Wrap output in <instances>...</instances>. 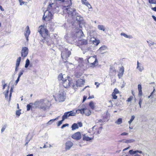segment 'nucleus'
I'll use <instances>...</instances> for the list:
<instances>
[{
	"mask_svg": "<svg viewBox=\"0 0 156 156\" xmlns=\"http://www.w3.org/2000/svg\"><path fill=\"white\" fill-rule=\"evenodd\" d=\"M59 7L57 5L56 2L50 3L48 7L47 10L48 11V14L45 16V13L46 12H44L42 18L43 20H45L47 21H50L53 18V13L58 12L59 11Z\"/></svg>",
	"mask_w": 156,
	"mask_h": 156,
	"instance_id": "1",
	"label": "nucleus"
},
{
	"mask_svg": "<svg viewBox=\"0 0 156 156\" xmlns=\"http://www.w3.org/2000/svg\"><path fill=\"white\" fill-rule=\"evenodd\" d=\"M56 1L61 2L62 3V6L60 8L62 9L63 12L64 14L67 13L69 16H73L76 13L75 9H70V6L72 5L71 0H56Z\"/></svg>",
	"mask_w": 156,
	"mask_h": 156,
	"instance_id": "2",
	"label": "nucleus"
},
{
	"mask_svg": "<svg viewBox=\"0 0 156 156\" xmlns=\"http://www.w3.org/2000/svg\"><path fill=\"white\" fill-rule=\"evenodd\" d=\"M38 31L43 38V40H46V39L50 36L48 30L44 25L40 26L38 27Z\"/></svg>",
	"mask_w": 156,
	"mask_h": 156,
	"instance_id": "3",
	"label": "nucleus"
},
{
	"mask_svg": "<svg viewBox=\"0 0 156 156\" xmlns=\"http://www.w3.org/2000/svg\"><path fill=\"white\" fill-rule=\"evenodd\" d=\"M34 104L39 106L38 109L42 111H45L48 108L47 105L44 102V99H41L39 101H36Z\"/></svg>",
	"mask_w": 156,
	"mask_h": 156,
	"instance_id": "4",
	"label": "nucleus"
},
{
	"mask_svg": "<svg viewBox=\"0 0 156 156\" xmlns=\"http://www.w3.org/2000/svg\"><path fill=\"white\" fill-rule=\"evenodd\" d=\"M71 54L70 51H68V49H66V51H63L61 53V57L64 62H67L66 59L68 58Z\"/></svg>",
	"mask_w": 156,
	"mask_h": 156,
	"instance_id": "5",
	"label": "nucleus"
},
{
	"mask_svg": "<svg viewBox=\"0 0 156 156\" xmlns=\"http://www.w3.org/2000/svg\"><path fill=\"white\" fill-rule=\"evenodd\" d=\"M73 83L72 81L69 80H63L62 85L63 87L65 88L69 87L71 85H72V87L74 89L75 88V85L74 84H72Z\"/></svg>",
	"mask_w": 156,
	"mask_h": 156,
	"instance_id": "6",
	"label": "nucleus"
},
{
	"mask_svg": "<svg viewBox=\"0 0 156 156\" xmlns=\"http://www.w3.org/2000/svg\"><path fill=\"white\" fill-rule=\"evenodd\" d=\"M76 115V113H74L73 111H72L67 112H66L64 113L63 115L62 116V119L64 120L67 119L68 117L71 116H74Z\"/></svg>",
	"mask_w": 156,
	"mask_h": 156,
	"instance_id": "7",
	"label": "nucleus"
},
{
	"mask_svg": "<svg viewBox=\"0 0 156 156\" xmlns=\"http://www.w3.org/2000/svg\"><path fill=\"white\" fill-rule=\"evenodd\" d=\"M88 44V41L87 40L84 39H81L78 40L77 42V45L82 48L81 47L83 45H85L87 44Z\"/></svg>",
	"mask_w": 156,
	"mask_h": 156,
	"instance_id": "8",
	"label": "nucleus"
},
{
	"mask_svg": "<svg viewBox=\"0 0 156 156\" xmlns=\"http://www.w3.org/2000/svg\"><path fill=\"white\" fill-rule=\"evenodd\" d=\"M71 137L76 140H79L82 138V135L80 132H77L72 135Z\"/></svg>",
	"mask_w": 156,
	"mask_h": 156,
	"instance_id": "9",
	"label": "nucleus"
},
{
	"mask_svg": "<svg viewBox=\"0 0 156 156\" xmlns=\"http://www.w3.org/2000/svg\"><path fill=\"white\" fill-rule=\"evenodd\" d=\"M28 52V49L27 48L24 47L22 48L21 51V55L23 58L27 56Z\"/></svg>",
	"mask_w": 156,
	"mask_h": 156,
	"instance_id": "10",
	"label": "nucleus"
},
{
	"mask_svg": "<svg viewBox=\"0 0 156 156\" xmlns=\"http://www.w3.org/2000/svg\"><path fill=\"white\" fill-rule=\"evenodd\" d=\"M83 126V124L81 122H78L77 123H74L71 126L72 130H74L78 129L79 127H81Z\"/></svg>",
	"mask_w": 156,
	"mask_h": 156,
	"instance_id": "11",
	"label": "nucleus"
},
{
	"mask_svg": "<svg viewBox=\"0 0 156 156\" xmlns=\"http://www.w3.org/2000/svg\"><path fill=\"white\" fill-rule=\"evenodd\" d=\"M119 93V91L116 88H115L113 90V91L112 93V99H116L117 98L118 96L116 94Z\"/></svg>",
	"mask_w": 156,
	"mask_h": 156,
	"instance_id": "12",
	"label": "nucleus"
},
{
	"mask_svg": "<svg viewBox=\"0 0 156 156\" xmlns=\"http://www.w3.org/2000/svg\"><path fill=\"white\" fill-rule=\"evenodd\" d=\"M85 82L84 80L79 79L76 81V85L77 87H81L84 84Z\"/></svg>",
	"mask_w": 156,
	"mask_h": 156,
	"instance_id": "13",
	"label": "nucleus"
},
{
	"mask_svg": "<svg viewBox=\"0 0 156 156\" xmlns=\"http://www.w3.org/2000/svg\"><path fill=\"white\" fill-rule=\"evenodd\" d=\"M83 114H85L86 116H89L91 113V112L89 108L87 107L83 108Z\"/></svg>",
	"mask_w": 156,
	"mask_h": 156,
	"instance_id": "14",
	"label": "nucleus"
},
{
	"mask_svg": "<svg viewBox=\"0 0 156 156\" xmlns=\"http://www.w3.org/2000/svg\"><path fill=\"white\" fill-rule=\"evenodd\" d=\"M73 145V143L72 142L70 141H67L66 143V149L69 150Z\"/></svg>",
	"mask_w": 156,
	"mask_h": 156,
	"instance_id": "15",
	"label": "nucleus"
},
{
	"mask_svg": "<svg viewBox=\"0 0 156 156\" xmlns=\"http://www.w3.org/2000/svg\"><path fill=\"white\" fill-rule=\"evenodd\" d=\"M21 57H18L16 60V68L15 72H17L18 70V67L20 65V63L21 61Z\"/></svg>",
	"mask_w": 156,
	"mask_h": 156,
	"instance_id": "16",
	"label": "nucleus"
},
{
	"mask_svg": "<svg viewBox=\"0 0 156 156\" xmlns=\"http://www.w3.org/2000/svg\"><path fill=\"white\" fill-rule=\"evenodd\" d=\"M27 30L26 31V33H25V36L26 38L27 41L28 40V37L30 34V30L29 27L28 26H27Z\"/></svg>",
	"mask_w": 156,
	"mask_h": 156,
	"instance_id": "17",
	"label": "nucleus"
},
{
	"mask_svg": "<svg viewBox=\"0 0 156 156\" xmlns=\"http://www.w3.org/2000/svg\"><path fill=\"white\" fill-rule=\"evenodd\" d=\"M107 49V47L105 45H104L98 49V51L101 54H103L106 52L105 51H106Z\"/></svg>",
	"mask_w": 156,
	"mask_h": 156,
	"instance_id": "18",
	"label": "nucleus"
},
{
	"mask_svg": "<svg viewBox=\"0 0 156 156\" xmlns=\"http://www.w3.org/2000/svg\"><path fill=\"white\" fill-rule=\"evenodd\" d=\"M89 58L90 59V60L91 59L92 60H94V62H90V63L93 66L95 65L96 62H98L96 56L91 57L90 58Z\"/></svg>",
	"mask_w": 156,
	"mask_h": 156,
	"instance_id": "19",
	"label": "nucleus"
},
{
	"mask_svg": "<svg viewBox=\"0 0 156 156\" xmlns=\"http://www.w3.org/2000/svg\"><path fill=\"white\" fill-rule=\"evenodd\" d=\"M138 89L139 91L138 95L140 97H141L143 95L142 90V87L141 84H138Z\"/></svg>",
	"mask_w": 156,
	"mask_h": 156,
	"instance_id": "20",
	"label": "nucleus"
},
{
	"mask_svg": "<svg viewBox=\"0 0 156 156\" xmlns=\"http://www.w3.org/2000/svg\"><path fill=\"white\" fill-rule=\"evenodd\" d=\"M83 140L84 141H88L91 140L93 138H91L88 136H86L85 134L82 135Z\"/></svg>",
	"mask_w": 156,
	"mask_h": 156,
	"instance_id": "21",
	"label": "nucleus"
},
{
	"mask_svg": "<svg viewBox=\"0 0 156 156\" xmlns=\"http://www.w3.org/2000/svg\"><path fill=\"white\" fill-rule=\"evenodd\" d=\"M124 72V68L123 66H122L120 68V69H119V74H118V76H119V78H120V77H121L122 76V75L123 74Z\"/></svg>",
	"mask_w": 156,
	"mask_h": 156,
	"instance_id": "22",
	"label": "nucleus"
},
{
	"mask_svg": "<svg viewBox=\"0 0 156 156\" xmlns=\"http://www.w3.org/2000/svg\"><path fill=\"white\" fill-rule=\"evenodd\" d=\"M81 2L83 4H84L87 6L89 8H90L91 5L87 1V0H81Z\"/></svg>",
	"mask_w": 156,
	"mask_h": 156,
	"instance_id": "23",
	"label": "nucleus"
},
{
	"mask_svg": "<svg viewBox=\"0 0 156 156\" xmlns=\"http://www.w3.org/2000/svg\"><path fill=\"white\" fill-rule=\"evenodd\" d=\"M58 97L59 100L60 101H63L64 100V96L63 94H59L58 95Z\"/></svg>",
	"mask_w": 156,
	"mask_h": 156,
	"instance_id": "24",
	"label": "nucleus"
},
{
	"mask_svg": "<svg viewBox=\"0 0 156 156\" xmlns=\"http://www.w3.org/2000/svg\"><path fill=\"white\" fill-rule=\"evenodd\" d=\"M74 112V113H76H76L79 114L80 113L82 115L83 114V108L78 109L76 110V112Z\"/></svg>",
	"mask_w": 156,
	"mask_h": 156,
	"instance_id": "25",
	"label": "nucleus"
},
{
	"mask_svg": "<svg viewBox=\"0 0 156 156\" xmlns=\"http://www.w3.org/2000/svg\"><path fill=\"white\" fill-rule=\"evenodd\" d=\"M89 106L92 110H94L95 108V106L94 102L91 101L90 102L89 104Z\"/></svg>",
	"mask_w": 156,
	"mask_h": 156,
	"instance_id": "26",
	"label": "nucleus"
},
{
	"mask_svg": "<svg viewBox=\"0 0 156 156\" xmlns=\"http://www.w3.org/2000/svg\"><path fill=\"white\" fill-rule=\"evenodd\" d=\"M96 129V131L94 132V133L95 134H99L100 133L101 130V127H98Z\"/></svg>",
	"mask_w": 156,
	"mask_h": 156,
	"instance_id": "27",
	"label": "nucleus"
},
{
	"mask_svg": "<svg viewBox=\"0 0 156 156\" xmlns=\"http://www.w3.org/2000/svg\"><path fill=\"white\" fill-rule=\"evenodd\" d=\"M33 105L32 103H30L29 104H28L27 106V111H29L31 109H32V105Z\"/></svg>",
	"mask_w": 156,
	"mask_h": 156,
	"instance_id": "28",
	"label": "nucleus"
},
{
	"mask_svg": "<svg viewBox=\"0 0 156 156\" xmlns=\"http://www.w3.org/2000/svg\"><path fill=\"white\" fill-rule=\"evenodd\" d=\"M98 28L100 30L104 31L105 30V28L102 25H99L98 26Z\"/></svg>",
	"mask_w": 156,
	"mask_h": 156,
	"instance_id": "29",
	"label": "nucleus"
},
{
	"mask_svg": "<svg viewBox=\"0 0 156 156\" xmlns=\"http://www.w3.org/2000/svg\"><path fill=\"white\" fill-rule=\"evenodd\" d=\"M122 122V118H119L115 122V123L117 124H120Z\"/></svg>",
	"mask_w": 156,
	"mask_h": 156,
	"instance_id": "30",
	"label": "nucleus"
},
{
	"mask_svg": "<svg viewBox=\"0 0 156 156\" xmlns=\"http://www.w3.org/2000/svg\"><path fill=\"white\" fill-rule=\"evenodd\" d=\"M30 64V61L28 59H27L26 61V64L25 65V67L27 68Z\"/></svg>",
	"mask_w": 156,
	"mask_h": 156,
	"instance_id": "31",
	"label": "nucleus"
},
{
	"mask_svg": "<svg viewBox=\"0 0 156 156\" xmlns=\"http://www.w3.org/2000/svg\"><path fill=\"white\" fill-rule=\"evenodd\" d=\"M63 78V76L62 73L60 74L58 77V79L59 80H62Z\"/></svg>",
	"mask_w": 156,
	"mask_h": 156,
	"instance_id": "32",
	"label": "nucleus"
},
{
	"mask_svg": "<svg viewBox=\"0 0 156 156\" xmlns=\"http://www.w3.org/2000/svg\"><path fill=\"white\" fill-rule=\"evenodd\" d=\"M121 35L123 36L124 37L126 38H130L132 37V36H128L125 33H121Z\"/></svg>",
	"mask_w": 156,
	"mask_h": 156,
	"instance_id": "33",
	"label": "nucleus"
},
{
	"mask_svg": "<svg viewBox=\"0 0 156 156\" xmlns=\"http://www.w3.org/2000/svg\"><path fill=\"white\" fill-rule=\"evenodd\" d=\"M135 118V116L134 115H132L131 116V118L129 121L128 122V123L129 124L131 123L133 120Z\"/></svg>",
	"mask_w": 156,
	"mask_h": 156,
	"instance_id": "34",
	"label": "nucleus"
},
{
	"mask_svg": "<svg viewBox=\"0 0 156 156\" xmlns=\"http://www.w3.org/2000/svg\"><path fill=\"white\" fill-rule=\"evenodd\" d=\"M134 141V140L133 139L127 140L123 142L126 143H132Z\"/></svg>",
	"mask_w": 156,
	"mask_h": 156,
	"instance_id": "35",
	"label": "nucleus"
},
{
	"mask_svg": "<svg viewBox=\"0 0 156 156\" xmlns=\"http://www.w3.org/2000/svg\"><path fill=\"white\" fill-rule=\"evenodd\" d=\"M21 109H20L19 110H17L16 112V114L18 117H19L21 114Z\"/></svg>",
	"mask_w": 156,
	"mask_h": 156,
	"instance_id": "36",
	"label": "nucleus"
},
{
	"mask_svg": "<svg viewBox=\"0 0 156 156\" xmlns=\"http://www.w3.org/2000/svg\"><path fill=\"white\" fill-rule=\"evenodd\" d=\"M149 2L151 4H156V0H149Z\"/></svg>",
	"mask_w": 156,
	"mask_h": 156,
	"instance_id": "37",
	"label": "nucleus"
},
{
	"mask_svg": "<svg viewBox=\"0 0 156 156\" xmlns=\"http://www.w3.org/2000/svg\"><path fill=\"white\" fill-rule=\"evenodd\" d=\"M133 99V96H131L129 97V98H128L126 100V101L127 102H130L132 101V100Z\"/></svg>",
	"mask_w": 156,
	"mask_h": 156,
	"instance_id": "38",
	"label": "nucleus"
},
{
	"mask_svg": "<svg viewBox=\"0 0 156 156\" xmlns=\"http://www.w3.org/2000/svg\"><path fill=\"white\" fill-rule=\"evenodd\" d=\"M138 151H133V150H130L129 151V152L131 154H134L138 152Z\"/></svg>",
	"mask_w": 156,
	"mask_h": 156,
	"instance_id": "39",
	"label": "nucleus"
},
{
	"mask_svg": "<svg viewBox=\"0 0 156 156\" xmlns=\"http://www.w3.org/2000/svg\"><path fill=\"white\" fill-rule=\"evenodd\" d=\"M137 68L140 71H141L142 70V69H141L140 67L139 66V63L138 61L137 62Z\"/></svg>",
	"mask_w": 156,
	"mask_h": 156,
	"instance_id": "40",
	"label": "nucleus"
},
{
	"mask_svg": "<svg viewBox=\"0 0 156 156\" xmlns=\"http://www.w3.org/2000/svg\"><path fill=\"white\" fill-rule=\"evenodd\" d=\"M64 120L62 119L61 120L59 121L57 124V126H59L62 123V122Z\"/></svg>",
	"mask_w": 156,
	"mask_h": 156,
	"instance_id": "41",
	"label": "nucleus"
},
{
	"mask_svg": "<svg viewBox=\"0 0 156 156\" xmlns=\"http://www.w3.org/2000/svg\"><path fill=\"white\" fill-rule=\"evenodd\" d=\"M96 39H94V40L93 41V43L95 44L96 45H98L99 43V41H96Z\"/></svg>",
	"mask_w": 156,
	"mask_h": 156,
	"instance_id": "42",
	"label": "nucleus"
},
{
	"mask_svg": "<svg viewBox=\"0 0 156 156\" xmlns=\"http://www.w3.org/2000/svg\"><path fill=\"white\" fill-rule=\"evenodd\" d=\"M9 91V89H8V90H6V92L5 93V98H8Z\"/></svg>",
	"mask_w": 156,
	"mask_h": 156,
	"instance_id": "43",
	"label": "nucleus"
},
{
	"mask_svg": "<svg viewBox=\"0 0 156 156\" xmlns=\"http://www.w3.org/2000/svg\"><path fill=\"white\" fill-rule=\"evenodd\" d=\"M110 70L111 72H116V70L113 68L112 67H111L110 69Z\"/></svg>",
	"mask_w": 156,
	"mask_h": 156,
	"instance_id": "44",
	"label": "nucleus"
},
{
	"mask_svg": "<svg viewBox=\"0 0 156 156\" xmlns=\"http://www.w3.org/2000/svg\"><path fill=\"white\" fill-rule=\"evenodd\" d=\"M142 101H143V100L142 99L140 98V99L139 102V106H140V108L141 107V104L142 102Z\"/></svg>",
	"mask_w": 156,
	"mask_h": 156,
	"instance_id": "45",
	"label": "nucleus"
},
{
	"mask_svg": "<svg viewBox=\"0 0 156 156\" xmlns=\"http://www.w3.org/2000/svg\"><path fill=\"white\" fill-rule=\"evenodd\" d=\"M23 70H22V71H21L19 73V75H18V77H20V76H21L23 75Z\"/></svg>",
	"mask_w": 156,
	"mask_h": 156,
	"instance_id": "46",
	"label": "nucleus"
},
{
	"mask_svg": "<svg viewBox=\"0 0 156 156\" xmlns=\"http://www.w3.org/2000/svg\"><path fill=\"white\" fill-rule=\"evenodd\" d=\"M19 1L20 3V5H22L24 4V2H23L22 0H19Z\"/></svg>",
	"mask_w": 156,
	"mask_h": 156,
	"instance_id": "47",
	"label": "nucleus"
},
{
	"mask_svg": "<svg viewBox=\"0 0 156 156\" xmlns=\"http://www.w3.org/2000/svg\"><path fill=\"white\" fill-rule=\"evenodd\" d=\"M69 125V124H63L62 126H61V128L62 129H63V128H64L65 127H66V126H68Z\"/></svg>",
	"mask_w": 156,
	"mask_h": 156,
	"instance_id": "48",
	"label": "nucleus"
},
{
	"mask_svg": "<svg viewBox=\"0 0 156 156\" xmlns=\"http://www.w3.org/2000/svg\"><path fill=\"white\" fill-rule=\"evenodd\" d=\"M128 133H126L125 132H124L121 133V136H125L128 135Z\"/></svg>",
	"mask_w": 156,
	"mask_h": 156,
	"instance_id": "49",
	"label": "nucleus"
},
{
	"mask_svg": "<svg viewBox=\"0 0 156 156\" xmlns=\"http://www.w3.org/2000/svg\"><path fill=\"white\" fill-rule=\"evenodd\" d=\"M58 117H58L55 119H51L49 121V122H50L51 121L53 122V121H55V120L58 119Z\"/></svg>",
	"mask_w": 156,
	"mask_h": 156,
	"instance_id": "50",
	"label": "nucleus"
},
{
	"mask_svg": "<svg viewBox=\"0 0 156 156\" xmlns=\"http://www.w3.org/2000/svg\"><path fill=\"white\" fill-rule=\"evenodd\" d=\"M87 98V97L85 96H84L83 97V102L86 100V98Z\"/></svg>",
	"mask_w": 156,
	"mask_h": 156,
	"instance_id": "51",
	"label": "nucleus"
},
{
	"mask_svg": "<svg viewBox=\"0 0 156 156\" xmlns=\"http://www.w3.org/2000/svg\"><path fill=\"white\" fill-rule=\"evenodd\" d=\"M6 128V126H3L1 129V132H3L5 130V129Z\"/></svg>",
	"mask_w": 156,
	"mask_h": 156,
	"instance_id": "52",
	"label": "nucleus"
},
{
	"mask_svg": "<svg viewBox=\"0 0 156 156\" xmlns=\"http://www.w3.org/2000/svg\"><path fill=\"white\" fill-rule=\"evenodd\" d=\"M154 90H155V89H154L153 91L151 93V94L150 95V96H149V97H148L149 98H150V97H151L153 95V93H154Z\"/></svg>",
	"mask_w": 156,
	"mask_h": 156,
	"instance_id": "53",
	"label": "nucleus"
},
{
	"mask_svg": "<svg viewBox=\"0 0 156 156\" xmlns=\"http://www.w3.org/2000/svg\"><path fill=\"white\" fill-rule=\"evenodd\" d=\"M12 90H13L12 89V88H11V89L10 90V94H9V98H10V97L11 96L12 93Z\"/></svg>",
	"mask_w": 156,
	"mask_h": 156,
	"instance_id": "54",
	"label": "nucleus"
},
{
	"mask_svg": "<svg viewBox=\"0 0 156 156\" xmlns=\"http://www.w3.org/2000/svg\"><path fill=\"white\" fill-rule=\"evenodd\" d=\"M94 98V95H92L91 96H90L88 98V99H90Z\"/></svg>",
	"mask_w": 156,
	"mask_h": 156,
	"instance_id": "55",
	"label": "nucleus"
},
{
	"mask_svg": "<svg viewBox=\"0 0 156 156\" xmlns=\"http://www.w3.org/2000/svg\"><path fill=\"white\" fill-rule=\"evenodd\" d=\"M20 79V77H18L17 79V80H16V83H18V82H19V81Z\"/></svg>",
	"mask_w": 156,
	"mask_h": 156,
	"instance_id": "56",
	"label": "nucleus"
},
{
	"mask_svg": "<svg viewBox=\"0 0 156 156\" xmlns=\"http://www.w3.org/2000/svg\"><path fill=\"white\" fill-rule=\"evenodd\" d=\"M152 17L154 20L156 22V17L154 15L152 16Z\"/></svg>",
	"mask_w": 156,
	"mask_h": 156,
	"instance_id": "57",
	"label": "nucleus"
},
{
	"mask_svg": "<svg viewBox=\"0 0 156 156\" xmlns=\"http://www.w3.org/2000/svg\"><path fill=\"white\" fill-rule=\"evenodd\" d=\"M151 9L153 11L156 12V7L152 8Z\"/></svg>",
	"mask_w": 156,
	"mask_h": 156,
	"instance_id": "58",
	"label": "nucleus"
},
{
	"mask_svg": "<svg viewBox=\"0 0 156 156\" xmlns=\"http://www.w3.org/2000/svg\"><path fill=\"white\" fill-rule=\"evenodd\" d=\"M0 9L2 11H4V9L2 8V7L1 5H0Z\"/></svg>",
	"mask_w": 156,
	"mask_h": 156,
	"instance_id": "59",
	"label": "nucleus"
},
{
	"mask_svg": "<svg viewBox=\"0 0 156 156\" xmlns=\"http://www.w3.org/2000/svg\"><path fill=\"white\" fill-rule=\"evenodd\" d=\"M6 86V84H5L3 86V89H4L5 88V87Z\"/></svg>",
	"mask_w": 156,
	"mask_h": 156,
	"instance_id": "60",
	"label": "nucleus"
},
{
	"mask_svg": "<svg viewBox=\"0 0 156 156\" xmlns=\"http://www.w3.org/2000/svg\"><path fill=\"white\" fill-rule=\"evenodd\" d=\"M98 82H95V85H97V87H98V86L99 85V83L98 85H97L98 84Z\"/></svg>",
	"mask_w": 156,
	"mask_h": 156,
	"instance_id": "61",
	"label": "nucleus"
},
{
	"mask_svg": "<svg viewBox=\"0 0 156 156\" xmlns=\"http://www.w3.org/2000/svg\"><path fill=\"white\" fill-rule=\"evenodd\" d=\"M129 147H127V148H124V149H123V151H124L127 150L128 149H129Z\"/></svg>",
	"mask_w": 156,
	"mask_h": 156,
	"instance_id": "62",
	"label": "nucleus"
},
{
	"mask_svg": "<svg viewBox=\"0 0 156 156\" xmlns=\"http://www.w3.org/2000/svg\"><path fill=\"white\" fill-rule=\"evenodd\" d=\"M79 60L82 61H83V59L82 58H79Z\"/></svg>",
	"mask_w": 156,
	"mask_h": 156,
	"instance_id": "63",
	"label": "nucleus"
},
{
	"mask_svg": "<svg viewBox=\"0 0 156 156\" xmlns=\"http://www.w3.org/2000/svg\"><path fill=\"white\" fill-rule=\"evenodd\" d=\"M33 156V154H29L27 155V156Z\"/></svg>",
	"mask_w": 156,
	"mask_h": 156,
	"instance_id": "64",
	"label": "nucleus"
}]
</instances>
